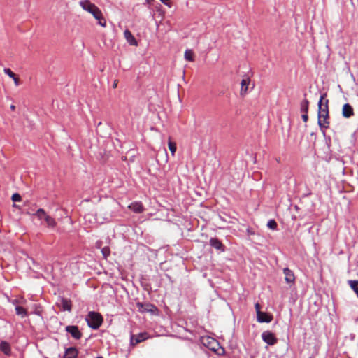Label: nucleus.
<instances>
[{
    "label": "nucleus",
    "mask_w": 358,
    "mask_h": 358,
    "mask_svg": "<svg viewBox=\"0 0 358 358\" xmlns=\"http://www.w3.org/2000/svg\"><path fill=\"white\" fill-rule=\"evenodd\" d=\"M327 96V94L324 93L320 96V99L318 102V113H317V123L321 130L324 133V129H327L329 125V109L328 103L329 101L327 99L325 103H323L322 101Z\"/></svg>",
    "instance_id": "f257e3e1"
},
{
    "label": "nucleus",
    "mask_w": 358,
    "mask_h": 358,
    "mask_svg": "<svg viewBox=\"0 0 358 358\" xmlns=\"http://www.w3.org/2000/svg\"><path fill=\"white\" fill-rule=\"evenodd\" d=\"M200 341L203 346L218 355H222L224 353V349L220 345V343L209 336H201Z\"/></svg>",
    "instance_id": "f03ea898"
},
{
    "label": "nucleus",
    "mask_w": 358,
    "mask_h": 358,
    "mask_svg": "<svg viewBox=\"0 0 358 358\" xmlns=\"http://www.w3.org/2000/svg\"><path fill=\"white\" fill-rule=\"evenodd\" d=\"M80 6L82 8L90 13L95 19H99L101 17V11L94 4L92 3L89 0H83L80 1Z\"/></svg>",
    "instance_id": "7ed1b4c3"
},
{
    "label": "nucleus",
    "mask_w": 358,
    "mask_h": 358,
    "mask_svg": "<svg viewBox=\"0 0 358 358\" xmlns=\"http://www.w3.org/2000/svg\"><path fill=\"white\" fill-rule=\"evenodd\" d=\"M85 321L90 328L97 329L101 325L103 319L102 315H86Z\"/></svg>",
    "instance_id": "20e7f679"
},
{
    "label": "nucleus",
    "mask_w": 358,
    "mask_h": 358,
    "mask_svg": "<svg viewBox=\"0 0 358 358\" xmlns=\"http://www.w3.org/2000/svg\"><path fill=\"white\" fill-rule=\"evenodd\" d=\"M136 306L138 308L137 311L141 313H154L157 310L156 306L150 303L137 302Z\"/></svg>",
    "instance_id": "39448f33"
},
{
    "label": "nucleus",
    "mask_w": 358,
    "mask_h": 358,
    "mask_svg": "<svg viewBox=\"0 0 358 358\" xmlns=\"http://www.w3.org/2000/svg\"><path fill=\"white\" fill-rule=\"evenodd\" d=\"M147 338V333H140L136 335L131 334L130 345L135 346L136 345L145 341Z\"/></svg>",
    "instance_id": "423d86ee"
},
{
    "label": "nucleus",
    "mask_w": 358,
    "mask_h": 358,
    "mask_svg": "<svg viewBox=\"0 0 358 358\" xmlns=\"http://www.w3.org/2000/svg\"><path fill=\"white\" fill-rule=\"evenodd\" d=\"M65 330L69 333L74 339L79 340L82 337V333L79 330L78 326L68 325L65 327Z\"/></svg>",
    "instance_id": "0eeeda50"
},
{
    "label": "nucleus",
    "mask_w": 358,
    "mask_h": 358,
    "mask_svg": "<svg viewBox=\"0 0 358 358\" xmlns=\"http://www.w3.org/2000/svg\"><path fill=\"white\" fill-rule=\"evenodd\" d=\"M262 338L266 343L269 345H273L277 343V338L274 334L269 331H264L262 334Z\"/></svg>",
    "instance_id": "6e6552de"
},
{
    "label": "nucleus",
    "mask_w": 358,
    "mask_h": 358,
    "mask_svg": "<svg viewBox=\"0 0 358 358\" xmlns=\"http://www.w3.org/2000/svg\"><path fill=\"white\" fill-rule=\"evenodd\" d=\"M209 245L220 252H223L226 250L224 245H223L222 243L217 238H210L209 240Z\"/></svg>",
    "instance_id": "1a4fd4ad"
},
{
    "label": "nucleus",
    "mask_w": 358,
    "mask_h": 358,
    "mask_svg": "<svg viewBox=\"0 0 358 358\" xmlns=\"http://www.w3.org/2000/svg\"><path fill=\"white\" fill-rule=\"evenodd\" d=\"M129 208L136 213H141L144 211V207L140 201L132 202L129 206Z\"/></svg>",
    "instance_id": "9d476101"
},
{
    "label": "nucleus",
    "mask_w": 358,
    "mask_h": 358,
    "mask_svg": "<svg viewBox=\"0 0 358 358\" xmlns=\"http://www.w3.org/2000/svg\"><path fill=\"white\" fill-rule=\"evenodd\" d=\"M354 115L352 107L349 103L343 105L342 108V115L345 118H350Z\"/></svg>",
    "instance_id": "9b49d317"
},
{
    "label": "nucleus",
    "mask_w": 358,
    "mask_h": 358,
    "mask_svg": "<svg viewBox=\"0 0 358 358\" xmlns=\"http://www.w3.org/2000/svg\"><path fill=\"white\" fill-rule=\"evenodd\" d=\"M283 273L285 275V279L287 283H294L295 281V276L293 271L288 268L283 269Z\"/></svg>",
    "instance_id": "f8f14e48"
},
{
    "label": "nucleus",
    "mask_w": 358,
    "mask_h": 358,
    "mask_svg": "<svg viewBox=\"0 0 358 358\" xmlns=\"http://www.w3.org/2000/svg\"><path fill=\"white\" fill-rule=\"evenodd\" d=\"M78 351L75 347H69L65 350L64 358H78Z\"/></svg>",
    "instance_id": "ddd939ff"
},
{
    "label": "nucleus",
    "mask_w": 358,
    "mask_h": 358,
    "mask_svg": "<svg viewBox=\"0 0 358 358\" xmlns=\"http://www.w3.org/2000/svg\"><path fill=\"white\" fill-rule=\"evenodd\" d=\"M59 307H61V311H70L71 308V301L66 299H61L58 303Z\"/></svg>",
    "instance_id": "4468645a"
},
{
    "label": "nucleus",
    "mask_w": 358,
    "mask_h": 358,
    "mask_svg": "<svg viewBox=\"0 0 358 358\" xmlns=\"http://www.w3.org/2000/svg\"><path fill=\"white\" fill-rule=\"evenodd\" d=\"M0 350L8 356L11 354L10 345L7 341H2L0 343Z\"/></svg>",
    "instance_id": "2eb2a0df"
},
{
    "label": "nucleus",
    "mask_w": 358,
    "mask_h": 358,
    "mask_svg": "<svg viewBox=\"0 0 358 358\" xmlns=\"http://www.w3.org/2000/svg\"><path fill=\"white\" fill-rule=\"evenodd\" d=\"M257 320L259 323H269L273 320V315H256Z\"/></svg>",
    "instance_id": "dca6fc26"
},
{
    "label": "nucleus",
    "mask_w": 358,
    "mask_h": 358,
    "mask_svg": "<svg viewBox=\"0 0 358 358\" xmlns=\"http://www.w3.org/2000/svg\"><path fill=\"white\" fill-rule=\"evenodd\" d=\"M124 36L127 42L132 45H137V41L132 34L129 30H125L124 32Z\"/></svg>",
    "instance_id": "f3484780"
},
{
    "label": "nucleus",
    "mask_w": 358,
    "mask_h": 358,
    "mask_svg": "<svg viewBox=\"0 0 358 358\" xmlns=\"http://www.w3.org/2000/svg\"><path fill=\"white\" fill-rule=\"evenodd\" d=\"M4 73L8 75L10 78H13L16 86L20 85V80L17 77H16L15 74L8 68H5L3 69Z\"/></svg>",
    "instance_id": "a211bd4d"
},
{
    "label": "nucleus",
    "mask_w": 358,
    "mask_h": 358,
    "mask_svg": "<svg viewBox=\"0 0 358 358\" xmlns=\"http://www.w3.org/2000/svg\"><path fill=\"white\" fill-rule=\"evenodd\" d=\"M249 83H250V80L248 78L243 79L241 80V92H240V94L241 96L245 95L247 93Z\"/></svg>",
    "instance_id": "6ab92c4d"
},
{
    "label": "nucleus",
    "mask_w": 358,
    "mask_h": 358,
    "mask_svg": "<svg viewBox=\"0 0 358 358\" xmlns=\"http://www.w3.org/2000/svg\"><path fill=\"white\" fill-rule=\"evenodd\" d=\"M33 215L36 216L40 220H43L45 221V217L48 216V214L43 208H38Z\"/></svg>",
    "instance_id": "aec40b11"
},
{
    "label": "nucleus",
    "mask_w": 358,
    "mask_h": 358,
    "mask_svg": "<svg viewBox=\"0 0 358 358\" xmlns=\"http://www.w3.org/2000/svg\"><path fill=\"white\" fill-rule=\"evenodd\" d=\"M45 222L46 223V226L49 228L53 229L57 226L55 220L48 215L45 217Z\"/></svg>",
    "instance_id": "412c9836"
},
{
    "label": "nucleus",
    "mask_w": 358,
    "mask_h": 358,
    "mask_svg": "<svg viewBox=\"0 0 358 358\" xmlns=\"http://www.w3.org/2000/svg\"><path fill=\"white\" fill-rule=\"evenodd\" d=\"M309 107V101L305 99L303 101L301 102L300 104V110L303 113H308Z\"/></svg>",
    "instance_id": "4be33fe9"
},
{
    "label": "nucleus",
    "mask_w": 358,
    "mask_h": 358,
    "mask_svg": "<svg viewBox=\"0 0 358 358\" xmlns=\"http://www.w3.org/2000/svg\"><path fill=\"white\" fill-rule=\"evenodd\" d=\"M348 284L351 289L355 292L358 297V280H349Z\"/></svg>",
    "instance_id": "5701e85b"
},
{
    "label": "nucleus",
    "mask_w": 358,
    "mask_h": 358,
    "mask_svg": "<svg viewBox=\"0 0 358 358\" xmlns=\"http://www.w3.org/2000/svg\"><path fill=\"white\" fill-rule=\"evenodd\" d=\"M13 304L15 305V309L16 310V313H27V310L22 306L17 304V301H13Z\"/></svg>",
    "instance_id": "b1692460"
},
{
    "label": "nucleus",
    "mask_w": 358,
    "mask_h": 358,
    "mask_svg": "<svg viewBox=\"0 0 358 358\" xmlns=\"http://www.w3.org/2000/svg\"><path fill=\"white\" fill-rule=\"evenodd\" d=\"M169 149L170 150L172 155H175V152L176 151V144L174 142H172L171 139L169 138Z\"/></svg>",
    "instance_id": "393cba45"
},
{
    "label": "nucleus",
    "mask_w": 358,
    "mask_h": 358,
    "mask_svg": "<svg viewBox=\"0 0 358 358\" xmlns=\"http://www.w3.org/2000/svg\"><path fill=\"white\" fill-rule=\"evenodd\" d=\"M101 253L103 256V258L106 259L110 255V248L108 246L103 247L101 249Z\"/></svg>",
    "instance_id": "a878e982"
},
{
    "label": "nucleus",
    "mask_w": 358,
    "mask_h": 358,
    "mask_svg": "<svg viewBox=\"0 0 358 358\" xmlns=\"http://www.w3.org/2000/svg\"><path fill=\"white\" fill-rule=\"evenodd\" d=\"M185 58L187 61H193L194 58H193V52H192V51L190 50H187L185 52Z\"/></svg>",
    "instance_id": "bb28decb"
},
{
    "label": "nucleus",
    "mask_w": 358,
    "mask_h": 358,
    "mask_svg": "<svg viewBox=\"0 0 358 358\" xmlns=\"http://www.w3.org/2000/svg\"><path fill=\"white\" fill-rule=\"evenodd\" d=\"M267 227L271 229L275 230L277 229L278 224L274 220H270L267 222Z\"/></svg>",
    "instance_id": "cd10ccee"
},
{
    "label": "nucleus",
    "mask_w": 358,
    "mask_h": 358,
    "mask_svg": "<svg viewBox=\"0 0 358 358\" xmlns=\"http://www.w3.org/2000/svg\"><path fill=\"white\" fill-rule=\"evenodd\" d=\"M21 199H22V197L18 193H15L12 195V200L14 202L20 201Z\"/></svg>",
    "instance_id": "c85d7f7f"
},
{
    "label": "nucleus",
    "mask_w": 358,
    "mask_h": 358,
    "mask_svg": "<svg viewBox=\"0 0 358 358\" xmlns=\"http://www.w3.org/2000/svg\"><path fill=\"white\" fill-rule=\"evenodd\" d=\"M98 20L99 24H100L101 27H106V21L103 17V15H101V17H100L99 19H96Z\"/></svg>",
    "instance_id": "c756f323"
},
{
    "label": "nucleus",
    "mask_w": 358,
    "mask_h": 358,
    "mask_svg": "<svg viewBox=\"0 0 358 358\" xmlns=\"http://www.w3.org/2000/svg\"><path fill=\"white\" fill-rule=\"evenodd\" d=\"M246 233L249 236L255 235V230L252 228H251V227H248L246 229Z\"/></svg>",
    "instance_id": "7c9ffc66"
},
{
    "label": "nucleus",
    "mask_w": 358,
    "mask_h": 358,
    "mask_svg": "<svg viewBox=\"0 0 358 358\" xmlns=\"http://www.w3.org/2000/svg\"><path fill=\"white\" fill-rule=\"evenodd\" d=\"M301 118L304 122H307L308 119V113H303L301 115Z\"/></svg>",
    "instance_id": "2f4dec72"
},
{
    "label": "nucleus",
    "mask_w": 358,
    "mask_h": 358,
    "mask_svg": "<svg viewBox=\"0 0 358 358\" xmlns=\"http://www.w3.org/2000/svg\"><path fill=\"white\" fill-rule=\"evenodd\" d=\"M255 308H256V313H264V312L260 311L259 305L258 303H257L255 305Z\"/></svg>",
    "instance_id": "473e14b6"
},
{
    "label": "nucleus",
    "mask_w": 358,
    "mask_h": 358,
    "mask_svg": "<svg viewBox=\"0 0 358 358\" xmlns=\"http://www.w3.org/2000/svg\"><path fill=\"white\" fill-rule=\"evenodd\" d=\"M96 248H101V241H97L96 243Z\"/></svg>",
    "instance_id": "72a5a7b5"
},
{
    "label": "nucleus",
    "mask_w": 358,
    "mask_h": 358,
    "mask_svg": "<svg viewBox=\"0 0 358 358\" xmlns=\"http://www.w3.org/2000/svg\"><path fill=\"white\" fill-rule=\"evenodd\" d=\"M117 80H115V82H114V83H113V88H115V87H117Z\"/></svg>",
    "instance_id": "f704fd0d"
},
{
    "label": "nucleus",
    "mask_w": 358,
    "mask_h": 358,
    "mask_svg": "<svg viewBox=\"0 0 358 358\" xmlns=\"http://www.w3.org/2000/svg\"><path fill=\"white\" fill-rule=\"evenodd\" d=\"M10 109H11L12 110H14L15 109V105H11V106H10Z\"/></svg>",
    "instance_id": "c9c22d12"
},
{
    "label": "nucleus",
    "mask_w": 358,
    "mask_h": 358,
    "mask_svg": "<svg viewBox=\"0 0 358 358\" xmlns=\"http://www.w3.org/2000/svg\"><path fill=\"white\" fill-rule=\"evenodd\" d=\"M164 3H167L169 0H160Z\"/></svg>",
    "instance_id": "e433bc0d"
},
{
    "label": "nucleus",
    "mask_w": 358,
    "mask_h": 358,
    "mask_svg": "<svg viewBox=\"0 0 358 358\" xmlns=\"http://www.w3.org/2000/svg\"><path fill=\"white\" fill-rule=\"evenodd\" d=\"M34 313H36V314L41 313V310H36V311H34Z\"/></svg>",
    "instance_id": "4c0bfd02"
},
{
    "label": "nucleus",
    "mask_w": 358,
    "mask_h": 358,
    "mask_svg": "<svg viewBox=\"0 0 358 358\" xmlns=\"http://www.w3.org/2000/svg\"><path fill=\"white\" fill-rule=\"evenodd\" d=\"M88 313L94 314V313H96L95 311H90Z\"/></svg>",
    "instance_id": "58836bf2"
},
{
    "label": "nucleus",
    "mask_w": 358,
    "mask_h": 358,
    "mask_svg": "<svg viewBox=\"0 0 358 358\" xmlns=\"http://www.w3.org/2000/svg\"><path fill=\"white\" fill-rule=\"evenodd\" d=\"M350 338H352V339H353L354 338V335H351Z\"/></svg>",
    "instance_id": "ea45409f"
},
{
    "label": "nucleus",
    "mask_w": 358,
    "mask_h": 358,
    "mask_svg": "<svg viewBox=\"0 0 358 358\" xmlns=\"http://www.w3.org/2000/svg\"><path fill=\"white\" fill-rule=\"evenodd\" d=\"M357 83H358V79H357Z\"/></svg>",
    "instance_id": "a19ab883"
}]
</instances>
